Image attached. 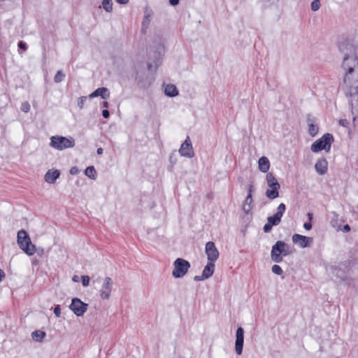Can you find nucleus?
Masks as SVG:
<instances>
[{"label": "nucleus", "mask_w": 358, "mask_h": 358, "mask_svg": "<svg viewBox=\"0 0 358 358\" xmlns=\"http://www.w3.org/2000/svg\"><path fill=\"white\" fill-rule=\"evenodd\" d=\"M113 282L111 278L106 277L103 280L101 288L99 291L102 299H108L110 296Z\"/></svg>", "instance_id": "9d476101"}, {"label": "nucleus", "mask_w": 358, "mask_h": 358, "mask_svg": "<svg viewBox=\"0 0 358 358\" xmlns=\"http://www.w3.org/2000/svg\"><path fill=\"white\" fill-rule=\"evenodd\" d=\"M152 18V13L149 12L148 10H145L144 17L142 21V27H141V32L143 34H145L147 29L149 27L150 23L151 22Z\"/></svg>", "instance_id": "b1692460"}, {"label": "nucleus", "mask_w": 358, "mask_h": 358, "mask_svg": "<svg viewBox=\"0 0 358 358\" xmlns=\"http://www.w3.org/2000/svg\"><path fill=\"white\" fill-rule=\"evenodd\" d=\"M117 3L120 4H127L129 2V0H115Z\"/></svg>", "instance_id": "603ef678"}, {"label": "nucleus", "mask_w": 358, "mask_h": 358, "mask_svg": "<svg viewBox=\"0 0 358 358\" xmlns=\"http://www.w3.org/2000/svg\"><path fill=\"white\" fill-rule=\"evenodd\" d=\"M87 96H80L78 100V106L80 108H83L85 102L87 101Z\"/></svg>", "instance_id": "f704fd0d"}, {"label": "nucleus", "mask_w": 358, "mask_h": 358, "mask_svg": "<svg viewBox=\"0 0 358 358\" xmlns=\"http://www.w3.org/2000/svg\"><path fill=\"white\" fill-rule=\"evenodd\" d=\"M164 94L169 97H175L178 94L177 87L174 85H167L164 89Z\"/></svg>", "instance_id": "393cba45"}, {"label": "nucleus", "mask_w": 358, "mask_h": 358, "mask_svg": "<svg viewBox=\"0 0 358 358\" xmlns=\"http://www.w3.org/2000/svg\"><path fill=\"white\" fill-rule=\"evenodd\" d=\"M244 344V329L239 327L236 332L235 350L237 355H241L243 352Z\"/></svg>", "instance_id": "4468645a"}, {"label": "nucleus", "mask_w": 358, "mask_h": 358, "mask_svg": "<svg viewBox=\"0 0 358 358\" xmlns=\"http://www.w3.org/2000/svg\"><path fill=\"white\" fill-rule=\"evenodd\" d=\"M285 210V204L283 203H280L277 208V212L273 215L268 217L267 221L272 224V225L277 226L280 222Z\"/></svg>", "instance_id": "ddd939ff"}, {"label": "nucleus", "mask_w": 358, "mask_h": 358, "mask_svg": "<svg viewBox=\"0 0 358 358\" xmlns=\"http://www.w3.org/2000/svg\"><path fill=\"white\" fill-rule=\"evenodd\" d=\"M65 78V74L62 72V71L59 70L57 72L56 75L54 77V81L56 83H59L64 80Z\"/></svg>", "instance_id": "7c9ffc66"}, {"label": "nucleus", "mask_w": 358, "mask_h": 358, "mask_svg": "<svg viewBox=\"0 0 358 358\" xmlns=\"http://www.w3.org/2000/svg\"><path fill=\"white\" fill-rule=\"evenodd\" d=\"M59 176L60 171L59 170H48L44 176V179L45 182L50 184H54Z\"/></svg>", "instance_id": "412c9836"}, {"label": "nucleus", "mask_w": 358, "mask_h": 358, "mask_svg": "<svg viewBox=\"0 0 358 358\" xmlns=\"http://www.w3.org/2000/svg\"><path fill=\"white\" fill-rule=\"evenodd\" d=\"M286 247V243L282 241H278L272 246L271 258L273 262L280 263L282 261L283 248Z\"/></svg>", "instance_id": "1a4fd4ad"}, {"label": "nucleus", "mask_w": 358, "mask_h": 358, "mask_svg": "<svg viewBox=\"0 0 358 358\" xmlns=\"http://www.w3.org/2000/svg\"><path fill=\"white\" fill-rule=\"evenodd\" d=\"M172 275L175 278H181L185 276L191 267L190 263L182 258H177L173 262Z\"/></svg>", "instance_id": "0eeeda50"}, {"label": "nucleus", "mask_w": 358, "mask_h": 358, "mask_svg": "<svg viewBox=\"0 0 358 358\" xmlns=\"http://www.w3.org/2000/svg\"><path fill=\"white\" fill-rule=\"evenodd\" d=\"M88 304L82 301L79 298H73L69 305V308L78 317L83 316L87 310Z\"/></svg>", "instance_id": "6e6552de"}, {"label": "nucleus", "mask_w": 358, "mask_h": 358, "mask_svg": "<svg viewBox=\"0 0 358 358\" xmlns=\"http://www.w3.org/2000/svg\"><path fill=\"white\" fill-rule=\"evenodd\" d=\"M292 252L290 246L286 243V247L283 248L282 256L285 257L290 255Z\"/></svg>", "instance_id": "ea45409f"}, {"label": "nucleus", "mask_w": 358, "mask_h": 358, "mask_svg": "<svg viewBox=\"0 0 358 358\" xmlns=\"http://www.w3.org/2000/svg\"><path fill=\"white\" fill-rule=\"evenodd\" d=\"M135 80H136V82L137 83V85H138V87L140 88H146L149 86V84L144 82V80L142 79L141 76H139L138 74L136 75Z\"/></svg>", "instance_id": "c756f323"}, {"label": "nucleus", "mask_w": 358, "mask_h": 358, "mask_svg": "<svg viewBox=\"0 0 358 358\" xmlns=\"http://www.w3.org/2000/svg\"><path fill=\"white\" fill-rule=\"evenodd\" d=\"M266 180L268 187V189H266L265 192L266 196L271 200H273L279 197L280 185L273 173L271 172L267 173L266 176Z\"/></svg>", "instance_id": "39448f33"}, {"label": "nucleus", "mask_w": 358, "mask_h": 358, "mask_svg": "<svg viewBox=\"0 0 358 358\" xmlns=\"http://www.w3.org/2000/svg\"><path fill=\"white\" fill-rule=\"evenodd\" d=\"M54 313L56 317H59L61 315V308L59 305H56L54 308Z\"/></svg>", "instance_id": "79ce46f5"}, {"label": "nucleus", "mask_w": 358, "mask_h": 358, "mask_svg": "<svg viewBox=\"0 0 358 358\" xmlns=\"http://www.w3.org/2000/svg\"><path fill=\"white\" fill-rule=\"evenodd\" d=\"M102 7L108 13H110L113 10V1L112 0H103Z\"/></svg>", "instance_id": "c85d7f7f"}, {"label": "nucleus", "mask_w": 358, "mask_h": 358, "mask_svg": "<svg viewBox=\"0 0 358 358\" xmlns=\"http://www.w3.org/2000/svg\"><path fill=\"white\" fill-rule=\"evenodd\" d=\"M101 281V278L100 277H98L96 279L92 280L93 283H95V282H100Z\"/></svg>", "instance_id": "6e6d98bb"}, {"label": "nucleus", "mask_w": 358, "mask_h": 358, "mask_svg": "<svg viewBox=\"0 0 358 358\" xmlns=\"http://www.w3.org/2000/svg\"><path fill=\"white\" fill-rule=\"evenodd\" d=\"M308 219H309V222L310 221L311 222V220L313 219V214L311 213H308Z\"/></svg>", "instance_id": "4d7b16f0"}, {"label": "nucleus", "mask_w": 358, "mask_h": 358, "mask_svg": "<svg viewBox=\"0 0 358 358\" xmlns=\"http://www.w3.org/2000/svg\"><path fill=\"white\" fill-rule=\"evenodd\" d=\"M102 106H103V107H104V108H108V106H109V103H108V101H103V102L102 103Z\"/></svg>", "instance_id": "864d4df0"}, {"label": "nucleus", "mask_w": 358, "mask_h": 358, "mask_svg": "<svg viewBox=\"0 0 358 358\" xmlns=\"http://www.w3.org/2000/svg\"><path fill=\"white\" fill-rule=\"evenodd\" d=\"M307 122L308 125V134L310 136L314 137L318 134L319 127L315 123V117H313L311 115H308L307 116Z\"/></svg>", "instance_id": "6ab92c4d"}, {"label": "nucleus", "mask_w": 358, "mask_h": 358, "mask_svg": "<svg viewBox=\"0 0 358 358\" xmlns=\"http://www.w3.org/2000/svg\"><path fill=\"white\" fill-rule=\"evenodd\" d=\"M206 254L207 255L208 261L213 262L217 261L219 257V251L215 247V245L212 241H208L206 244Z\"/></svg>", "instance_id": "f8f14e48"}, {"label": "nucleus", "mask_w": 358, "mask_h": 358, "mask_svg": "<svg viewBox=\"0 0 358 358\" xmlns=\"http://www.w3.org/2000/svg\"><path fill=\"white\" fill-rule=\"evenodd\" d=\"M154 43L155 45H150L148 50L149 58L152 60V62H148V68L149 70H151L152 66L157 68L159 66L164 54V47L162 39L159 35L155 37Z\"/></svg>", "instance_id": "f03ea898"}, {"label": "nucleus", "mask_w": 358, "mask_h": 358, "mask_svg": "<svg viewBox=\"0 0 358 358\" xmlns=\"http://www.w3.org/2000/svg\"><path fill=\"white\" fill-rule=\"evenodd\" d=\"M178 152L180 155L182 157H185L187 158H192L194 157V153L189 136H187L186 139L184 141V142L182 143Z\"/></svg>", "instance_id": "9b49d317"}, {"label": "nucleus", "mask_w": 358, "mask_h": 358, "mask_svg": "<svg viewBox=\"0 0 358 358\" xmlns=\"http://www.w3.org/2000/svg\"><path fill=\"white\" fill-rule=\"evenodd\" d=\"M73 280L74 282H78V276H77V275H74V276L73 277Z\"/></svg>", "instance_id": "13d9d810"}, {"label": "nucleus", "mask_w": 358, "mask_h": 358, "mask_svg": "<svg viewBox=\"0 0 358 358\" xmlns=\"http://www.w3.org/2000/svg\"><path fill=\"white\" fill-rule=\"evenodd\" d=\"M17 243L20 248L29 256L35 253L36 246L31 243L28 233L24 229H21L17 232Z\"/></svg>", "instance_id": "7ed1b4c3"}, {"label": "nucleus", "mask_w": 358, "mask_h": 358, "mask_svg": "<svg viewBox=\"0 0 358 358\" xmlns=\"http://www.w3.org/2000/svg\"><path fill=\"white\" fill-rule=\"evenodd\" d=\"M303 228L306 230H310L312 229V224L310 222H306L303 224Z\"/></svg>", "instance_id": "c03bdc74"}, {"label": "nucleus", "mask_w": 358, "mask_h": 358, "mask_svg": "<svg viewBox=\"0 0 358 358\" xmlns=\"http://www.w3.org/2000/svg\"><path fill=\"white\" fill-rule=\"evenodd\" d=\"M80 172V169L77 166H73L70 169V174L71 175H76Z\"/></svg>", "instance_id": "37998d69"}, {"label": "nucleus", "mask_w": 358, "mask_h": 358, "mask_svg": "<svg viewBox=\"0 0 358 358\" xmlns=\"http://www.w3.org/2000/svg\"><path fill=\"white\" fill-rule=\"evenodd\" d=\"M258 167L262 173H268L270 169V162L266 157L262 156L259 159Z\"/></svg>", "instance_id": "4be33fe9"}, {"label": "nucleus", "mask_w": 358, "mask_h": 358, "mask_svg": "<svg viewBox=\"0 0 358 358\" xmlns=\"http://www.w3.org/2000/svg\"><path fill=\"white\" fill-rule=\"evenodd\" d=\"M328 162L327 160L322 157L319 159L315 165V171L320 175H324L327 171Z\"/></svg>", "instance_id": "aec40b11"}, {"label": "nucleus", "mask_w": 358, "mask_h": 358, "mask_svg": "<svg viewBox=\"0 0 358 358\" xmlns=\"http://www.w3.org/2000/svg\"><path fill=\"white\" fill-rule=\"evenodd\" d=\"M320 8V0H313L311 3V9L313 11H317Z\"/></svg>", "instance_id": "473e14b6"}, {"label": "nucleus", "mask_w": 358, "mask_h": 358, "mask_svg": "<svg viewBox=\"0 0 358 358\" xmlns=\"http://www.w3.org/2000/svg\"><path fill=\"white\" fill-rule=\"evenodd\" d=\"M5 277V273L2 269L0 268V282L3 280Z\"/></svg>", "instance_id": "3c124183"}, {"label": "nucleus", "mask_w": 358, "mask_h": 358, "mask_svg": "<svg viewBox=\"0 0 358 358\" xmlns=\"http://www.w3.org/2000/svg\"><path fill=\"white\" fill-rule=\"evenodd\" d=\"M102 115L104 118L107 119L110 116V112L107 109H103L102 110Z\"/></svg>", "instance_id": "a18cd8bd"}, {"label": "nucleus", "mask_w": 358, "mask_h": 358, "mask_svg": "<svg viewBox=\"0 0 358 358\" xmlns=\"http://www.w3.org/2000/svg\"><path fill=\"white\" fill-rule=\"evenodd\" d=\"M21 110L24 113H28L30 110V105L28 102L22 103Z\"/></svg>", "instance_id": "e433bc0d"}, {"label": "nucleus", "mask_w": 358, "mask_h": 358, "mask_svg": "<svg viewBox=\"0 0 358 358\" xmlns=\"http://www.w3.org/2000/svg\"><path fill=\"white\" fill-rule=\"evenodd\" d=\"M338 124L343 127H348L350 125V122L346 119H341L338 121Z\"/></svg>", "instance_id": "a19ab883"}, {"label": "nucleus", "mask_w": 358, "mask_h": 358, "mask_svg": "<svg viewBox=\"0 0 358 358\" xmlns=\"http://www.w3.org/2000/svg\"><path fill=\"white\" fill-rule=\"evenodd\" d=\"M169 162L173 166L177 162V157L175 152H173L169 156Z\"/></svg>", "instance_id": "c9c22d12"}, {"label": "nucleus", "mask_w": 358, "mask_h": 358, "mask_svg": "<svg viewBox=\"0 0 358 358\" xmlns=\"http://www.w3.org/2000/svg\"><path fill=\"white\" fill-rule=\"evenodd\" d=\"M194 280L195 281H201V280H206V279L203 277V275L201 274V275H195L194 277Z\"/></svg>", "instance_id": "de8ad7c7"}, {"label": "nucleus", "mask_w": 358, "mask_h": 358, "mask_svg": "<svg viewBox=\"0 0 358 358\" xmlns=\"http://www.w3.org/2000/svg\"><path fill=\"white\" fill-rule=\"evenodd\" d=\"M44 250L42 248H38V249L36 248V252H37L39 256L42 255L43 254Z\"/></svg>", "instance_id": "8fccbe9b"}, {"label": "nucleus", "mask_w": 358, "mask_h": 358, "mask_svg": "<svg viewBox=\"0 0 358 358\" xmlns=\"http://www.w3.org/2000/svg\"><path fill=\"white\" fill-rule=\"evenodd\" d=\"M350 262L344 261L338 264L337 268H335L334 273L335 275L340 278L341 280H346L348 278L347 271L349 270Z\"/></svg>", "instance_id": "2eb2a0df"}, {"label": "nucleus", "mask_w": 358, "mask_h": 358, "mask_svg": "<svg viewBox=\"0 0 358 358\" xmlns=\"http://www.w3.org/2000/svg\"><path fill=\"white\" fill-rule=\"evenodd\" d=\"M180 358H184V357H180Z\"/></svg>", "instance_id": "052dcab7"}, {"label": "nucleus", "mask_w": 358, "mask_h": 358, "mask_svg": "<svg viewBox=\"0 0 358 358\" xmlns=\"http://www.w3.org/2000/svg\"><path fill=\"white\" fill-rule=\"evenodd\" d=\"M101 96L102 99H107L110 97V92L108 88L101 87L96 89L90 95V99Z\"/></svg>", "instance_id": "a211bd4d"}, {"label": "nucleus", "mask_w": 358, "mask_h": 358, "mask_svg": "<svg viewBox=\"0 0 358 358\" xmlns=\"http://www.w3.org/2000/svg\"><path fill=\"white\" fill-rule=\"evenodd\" d=\"M292 241L294 243L297 244L300 248H305L310 246L313 243V238L301 234H294L292 236Z\"/></svg>", "instance_id": "dca6fc26"}, {"label": "nucleus", "mask_w": 358, "mask_h": 358, "mask_svg": "<svg viewBox=\"0 0 358 358\" xmlns=\"http://www.w3.org/2000/svg\"><path fill=\"white\" fill-rule=\"evenodd\" d=\"M50 145L56 150H63L74 147L75 140L71 136H53L50 138Z\"/></svg>", "instance_id": "423d86ee"}, {"label": "nucleus", "mask_w": 358, "mask_h": 358, "mask_svg": "<svg viewBox=\"0 0 358 358\" xmlns=\"http://www.w3.org/2000/svg\"><path fill=\"white\" fill-rule=\"evenodd\" d=\"M271 271L273 273L278 275H281L283 273L282 268L278 264H274L271 268Z\"/></svg>", "instance_id": "2f4dec72"}, {"label": "nucleus", "mask_w": 358, "mask_h": 358, "mask_svg": "<svg viewBox=\"0 0 358 358\" xmlns=\"http://www.w3.org/2000/svg\"><path fill=\"white\" fill-rule=\"evenodd\" d=\"M96 152H97L98 155H101V154H103V150L101 148H99L97 149Z\"/></svg>", "instance_id": "5fc2aeb1"}, {"label": "nucleus", "mask_w": 358, "mask_h": 358, "mask_svg": "<svg viewBox=\"0 0 358 358\" xmlns=\"http://www.w3.org/2000/svg\"><path fill=\"white\" fill-rule=\"evenodd\" d=\"M169 3L173 6H177L180 1V0H169Z\"/></svg>", "instance_id": "09e8293b"}, {"label": "nucleus", "mask_w": 358, "mask_h": 358, "mask_svg": "<svg viewBox=\"0 0 358 358\" xmlns=\"http://www.w3.org/2000/svg\"><path fill=\"white\" fill-rule=\"evenodd\" d=\"M45 336V332L41 330H35L31 334L33 340L36 342H42Z\"/></svg>", "instance_id": "bb28decb"}, {"label": "nucleus", "mask_w": 358, "mask_h": 358, "mask_svg": "<svg viewBox=\"0 0 358 358\" xmlns=\"http://www.w3.org/2000/svg\"><path fill=\"white\" fill-rule=\"evenodd\" d=\"M254 191V186L252 184H250L248 187V195L245 199L244 203L243 205V210L246 213L248 214L252 210V192Z\"/></svg>", "instance_id": "f3484780"}, {"label": "nucleus", "mask_w": 358, "mask_h": 358, "mask_svg": "<svg viewBox=\"0 0 358 358\" xmlns=\"http://www.w3.org/2000/svg\"><path fill=\"white\" fill-rule=\"evenodd\" d=\"M85 175L90 179L95 180L97 174L94 166H87L85 170Z\"/></svg>", "instance_id": "cd10ccee"}, {"label": "nucleus", "mask_w": 358, "mask_h": 358, "mask_svg": "<svg viewBox=\"0 0 358 358\" xmlns=\"http://www.w3.org/2000/svg\"><path fill=\"white\" fill-rule=\"evenodd\" d=\"M214 270L215 264L213 262H208L205 266L201 274L205 279H208L213 275Z\"/></svg>", "instance_id": "5701e85b"}, {"label": "nucleus", "mask_w": 358, "mask_h": 358, "mask_svg": "<svg viewBox=\"0 0 358 358\" xmlns=\"http://www.w3.org/2000/svg\"><path fill=\"white\" fill-rule=\"evenodd\" d=\"M334 140V136L331 134H324L321 138L312 143L310 147L311 151L315 153L322 150L329 152Z\"/></svg>", "instance_id": "20e7f679"}, {"label": "nucleus", "mask_w": 358, "mask_h": 358, "mask_svg": "<svg viewBox=\"0 0 358 358\" xmlns=\"http://www.w3.org/2000/svg\"><path fill=\"white\" fill-rule=\"evenodd\" d=\"M343 231L345 232V233H348L349 231H350L351 230V228L350 227L349 224H345L343 227V229H342Z\"/></svg>", "instance_id": "49530a36"}, {"label": "nucleus", "mask_w": 358, "mask_h": 358, "mask_svg": "<svg viewBox=\"0 0 358 358\" xmlns=\"http://www.w3.org/2000/svg\"><path fill=\"white\" fill-rule=\"evenodd\" d=\"M17 47L19 49L26 51L27 50V45L23 41H20L17 44Z\"/></svg>", "instance_id": "58836bf2"}, {"label": "nucleus", "mask_w": 358, "mask_h": 358, "mask_svg": "<svg viewBox=\"0 0 358 358\" xmlns=\"http://www.w3.org/2000/svg\"><path fill=\"white\" fill-rule=\"evenodd\" d=\"M331 214L333 215L330 220L331 226L336 229V231L341 230V225L338 224V214L335 211L331 212Z\"/></svg>", "instance_id": "a878e982"}, {"label": "nucleus", "mask_w": 358, "mask_h": 358, "mask_svg": "<svg viewBox=\"0 0 358 358\" xmlns=\"http://www.w3.org/2000/svg\"><path fill=\"white\" fill-rule=\"evenodd\" d=\"M273 227V225L267 221L263 227V230L265 233H268L271 231Z\"/></svg>", "instance_id": "4c0bfd02"}, {"label": "nucleus", "mask_w": 358, "mask_h": 358, "mask_svg": "<svg viewBox=\"0 0 358 358\" xmlns=\"http://www.w3.org/2000/svg\"><path fill=\"white\" fill-rule=\"evenodd\" d=\"M81 279L83 287H87L90 285V278L88 275H82Z\"/></svg>", "instance_id": "72a5a7b5"}, {"label": "nucleus", "mask_w": 358, "mask_h": 358, "mask_svg": "<svg viewBox=\"0 0 358 358\" xmlns=\"http://www.w3.org/2000/svg\"><path fill=\"white\" fill-rule=\"evenodd\" d=\"M355 120H356V117H353V121L355 122Z\"/></svg>", "instance_id": "bf43d9fd"}, {"label": "nucleus", "mask_w": 358, "mask_h": 358, "mask_svg": "<svg viewBox=\"0 0 358 358\" xmlns=\"http://www.w3.org/2000/svg\"><path fill=\"white\" fill-rule=\"evenodd\" d=\"M339 50L343 55L341 68L345 71L340 87L347 96L358 95V45L350 40L342 41Z\"/></svg>", "instance_id": "f257e3e1"}]
</instances>
